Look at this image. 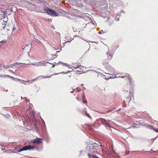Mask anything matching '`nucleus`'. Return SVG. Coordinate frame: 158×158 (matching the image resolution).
Segmentation results:
<instances>
[{"label":"nucleus","mask_w":158,"mask_h":158,"mask_svg":"<svg viewBox=\"0 0 158 158\" xmlns=\"http://www.w3.org/2000/svg\"><path fill=\"white\" fill-rule=\"evenodd\" d=\"M1 20V22L3 21V22H4V23L2 25H6V23L8 21V18L7 16H6V17L5 16V17H4L3 18V19H2V20Z\"/></svg>","instance_id":"1a4fd4ad"},{"label":"nucleus","mask_w":158,"mask_h":158,"mask_svg":"<svg viewBox=\"0 0 158 158\" xmlns=\"http://www.w3.org/2000/svg\"><path fill=\"white\" fill-rule=\"evenodd\" d=\"M58 74V73H56L55 74V75H57Z\"/></svg>","instance_id":"f704fd0d"},{"label":"nucleus","mask_w":158,"mask_h":158,"mask_svg":"<svg viewBox=\"0 0 158 158\" xmlns=\"http://www.w3.org/2000/svg\"><path fill=\"white\" fill-rule=\"evenodd\" d=\"M5 14L2 10L0 11V19L1 20H2V19L5 17Z\"/></svg>","instance_id":"6e6552de"},{"label":"nucleus","mask_w":158,"mask_h":158,"mask_svg":"<svg viewBox=\"0 0 158 158\" xmlns=\"http://www.w3.org/2000/svg\"><path fill=\"white\" fill-rule=\"evenodd\" d=\"M7 29L8 30H9V29H8V28H7Z\"/></svg>","instance_id":"e433bc0d"},{"label":"nucleus","mask_w":158,"mask_h":158,"mask_svg":"<svg viewBox=\"0 0 158 158\" xmlns=\"http://www.w3.org/2000/svg\"><path fill=\"white\" fill-rule=\"evenodd\" d=\"M41 64L40 62H39L35 64V65H36L37 66H40V65Z\"/></svg>","instance_id":"2eb2a0df"},{"label":"nucleus","mask_w":158,"mask_h":158,"mask_svg":"<svg viewBox=\"0 0 158 158\" xmlns=\"http://www.w3.org/2000/svg\"><path fill=\"white\" fill-rule=\"evenodd\" d=\"M153 129H154V130H155V131H156V132H158V131H157V130H156V129H154V128H153Z\"/></svg>","instance_id":"c756f323"},{"label":"nucleus","mask_w":158,"mask_h":158,"mask_svg":"<svg viewBox=\"0 0 158 158\" xmlns=\"http://www.w3.org/2000/svg\"><path fill=\"white\" fill-rule=\"evenodd\" d=\"M108 59L109 60H111L112 58V55H111L110 54L108 53L107 54Z\"/></svg>","instance_id":"9b49d317"},{"label":"nucleus","mask_w":158,"mask_h":158,"mask_svg":"<svg viewBox=\"0 0 158 158\" xmlns=\"http://www.w3.org/2000/svg\"><path fill=\"white\" fill-rule=\"evenodd\" d=\"M38 78V77H37L36 78H35V79L32 80L31 81H25L23 80H19V79H17V80L18 81H20L21 83H23L24 84L26 85V83H23V82H25L27 84H29L31 83L33 81H34L35 80L37 79Z\"/></svg>","instance_id":"39448f33"},{"label":"nucleus","mask_w":158,"mask_h":158,"mask_svg":"<svg viewBox=\"0 0 158 158\" xmlns=\"http://www.w3.org/2000/svg\"><path fill=\"white\" fill-rule=\"evenodd\" d=\"M54 66V65H52V66L53 67Z\"/></svg>","instance_id":"ea45409f"},{"label":"nucleus","mask_w":158,"mask_h":158,"mask_svg":"<svg viewBox=\"0 0 158 158\" xmlns=\"http://www.w3.org/2000/svg\"><path fill=\"white\" fill-rule=\"evenodd\" d=\"M32 116L33 117V118H34L35 117V114H34V111H32Z\"/></svg>","instance_id":"ddd939ff"},{"label":"nucleus","mask_w":158,"mask_h":158,"mask_svg":"<svg viewBox=\"0 0 158 158\" xmlns=\"http://www.w3.org/2000/svg\"><path fill=\"white\" fill-rule=\"evenodd\" d=\"M2 28H3V29H4L5 28V26H3V27H2Z\"/></svg>","instance_id":"7c9ffc66"},{"label":"nucleus","mask_w":158,"mask_h":158,"mask_svg":"<svg viewBox=\"0 0 158 158\" xmlns=\"http://www.w3.org/2000/svg\"><path fill=\"white\" fill-rule=\"evenodd\" d=\"M98 73V76H99V75L101 76H102V75H103L102 74L100 73Z\"/></svg>","instance_id":"412c9836"},{"label":"nucleus","mask_w":158,"mask_h":158,"mask_svg":"<svg viewBox=\"0 0 158 158\" xmlns=\"http://www.w3.org/2000/svg\"><path fill=\"white\" fill-rule=\"evenodd\" d=\"M44 10L48 15L52 16L55 17L59 16V14L58 12L48 7H44Z\"/></svg>","instance_id":"f03ea898"},{"label":"nucleus","mask_w":158,"mask_h":158,"mask_svg":"<svg viewBox=\"0 0 158 158\" xmlns=\"http://www.w3.org/2000/svg\"><path fill=\"white\" fill-rule=\"evenodd\" d=\"M80 91V90H78V91H79V92Z\"/></svg>","instance_id":"c9c22d12"},{"label":"nucleus","mask_w":158,"mask_h":158,"mask_svg":"<svg viewBox=\"0 0 158 158\" xmlns=\"http://www.w3.org/2000/svg\"><path fill=\"white\" fill-rule=\"evenodd\" d=\"M115 76H117L116 77H121L123 78H126L128 80V81L130 83H131V76L130 75H129L127 73H117L114 74Z\"/></svg>","instance_id":"7ed1b4c3"},{"label":"nucleus","mask_w":158,"mask_h":158,"mask_svg":"<svg viewBox=\"0 0 158 158\" xmlns=\"http://www.w3.org/2000/svg\"><path fill=\"white\" fill-rule=\"evenodd\" d=\"M40 77H42L43 78H50V76H48L47 77H44L43 76H40Z\"/></svg>","instance_id":"dca6fc26"},{"label":"nucleus","mask_w":158,"mask_h":158,"mask_svg":"<svg viewBox=\"0 0 158 158\" xmlns=\"http://www.w3.org/2000/svg\"><path fill=\"white\" fill-rule=\"evenodd\" d=\"M72 71H69L67 72H66V73H65L64 72H62V73H59V74H60V73L68 74V73H70V72H72Z\"/></svg>","instance_id":"f8f14e48"},{"label":"nucleus","mask_w":158,"mask_h":158,"mask_svg":"<svg viewBox=\"0 0 158 158\" xmlns=\"http://www.w3.org/2000/svg\"><path fill=\"white\" fill-rule=\"evenodd\" d=\"M7 29L8 30H9V29H8V28H7Z\"/></svg>","instance_id":"4c0bfd02"},{"label":"nucleus","mask_w":158,"mask_h":158,"mask_svg":"<svg viewBox=\"0 0 158 158\" xmlns=\"http://www.w3.org/2000/svg\"><path fill=\"white\" fill-rule=\"evenodd\" d=\"M73 91H72L71 92V93H73Z\"/></svg>","instance_id":"2f4dec72"},{"label":"nucleus","mask_w":158,"mask_h":158,"mask_svg":"<svg viewBox=\"0 0 158 158\" xmlns=\"http://www.w3.org/2000/svg\"><path fill=\"white\" fill-rule=\"evenodd\" d=\"M24 63L25 64H30V63H29L28 62H25V63Z\"/></svg>","instance_id":"6ab92c4d"},{"label":"nucleus","mask_w":158,"mask_h":158,"mask_svg":"<svg viewBox=\"0 0 158 158\" xmlns=\"http://www.w3.org/2000/svg\"><path fill=\"white\" fill-rule=\"evenodd\" d=\"M7 29L8 30H9V29H8V28H7Z\"/></svg>","instance_id":"58836bf2"},{"label":"nucleus","mask_w":158,"mask_h":158,"mask_svg":"<svg viewBox=\"0 0 158 158\" xmlns=\"http://www.w3.org/2000/svg\"><path fill=\"white\" fill-rule=\"evenodd\" d=\"M87 148L89 151L88 154V157L89 158H93L94 156H96L95 154L98 153V151L101 150L102 147L101 145L100 146L95 143L94 144L92 143L89 146L87 147Z\"/></svg>","instance_id":"f257e3e1"},{"label":"nucleus","mask_w":158,"mask_h":158,"mask_svg":"<svg viewBox=\"0 0 158 158\" xmlns=\"http://www.w3.org/2000/svg\"><path fill=\"white\" fill-rule=\"evenodd\" d=\"M4 146H2V148H1L2 149V150H3L4 149Z\"/></svg>","instance_id":"b1692460"},{"label":"nucleus","mask_w":158,"mask_h":158,"mask_svg":"<svg viewBox=\"0 0 158 158\" xmlns=\"http://www.w3.org/2000/svg\"><path fill=\"white\" fill-rule=\"evenodd\" d=\"M89 70H88L87 71H86V72H88V71H89ZM76 71V72L77 73L79 74H82V73H85V72H84V71H79V70H77Z\"/></svg>","instance_id":"9d476101"},{"label":"nucleus","mask_w":158,"mask_h":158,"mask_svg":"<svg viewBox=\"0 0 158 158\" xmlns=\"http://www.w3.org/2000/svg\"><path fill=\"white\" fill-rule=\"evenodd\" d=\"M20 65L17 63H16L13 64H11L10 65L8 66V68H13V69H17L19 68V66Z\"/></svg>","instance_id":"423d86ee"},{"label":"nucleus","mask_w":158,"mask_h":158,"mask_svg":"<svg viewBox=\"0 0 158 158\" xmlns=\"http://www.w3.org/2000/svg\"><path fill=\"white\" fill-rule=\"evenodd\" d=\"M138 151H132L131 152V153L132 154H134V152H138Z\"/></svg>","instance_id":"4468645a"},{"label":"nucleus","mask_w":158,"mask_h":158,"mask_svg":"<svg viewBox=\"0 0 158 158\" xmlns=\"http://www.w3.org/2000/svg\"><path fill=\"white\" fill-rule=\"evenodd\" d=\"M83 99H84L85 98V94H83Z\"/></svg>","instance_id":"5701e85b"},{"label":"nucleus","mask_w":158,"mask_h":158,"mask_svg":"<svg viewBox=\"0 0 158 158\" xmlns=\"http://www.w3.org/2000/svg\"><path fill=\"white\" fill-rule=\"evenodd\" d=\"M69 76L70 77H71V75H69Z\"/></svg>","instance_id":"473e14b6"},{"label":"nucleus","mask_w":158,"mask_h":158,"mask_svg":"<svg viewBox=\"0 0 158 158\" xmlns=\"http://www.w3.org/2000/svg\"><path fill=\"white\" fill-rule=\"evenodd\" d=\"M86 116H88L89 117H90V116L86 112Z\"/></svg>","instance_id":"4be33fe9"},{"label":"nucleus","mask_w":158,"mask_h":158,"mask_svg":"<svg viewBox=\"0 0 158 158\" xmlns=\"http://www.w3.org/2000/svg\"><path fill=\"white\" fill-rule=\"evenodd\" d=\"M150 129H152V128H153V127H152V126H150Z\"/></svg>","instance_id":"bb28decb"},{"label":"nucleus","mask_w":158,"mask_h":158,"mask_svg":"<svg viewBox=\"0 0 158 158\" xmlns=\"http://www.w3.org/2000/svg\"><path fill=\"white\" fill-rule=\"evenodd\" d=\"M4 42H5V41H1V42H0V45H2V44Z\"/></svg>","instance_id":"aec40b11"},{"label":"nucleus","mask_w":158,"mask_h":158,"mask_svg":"<svg viewBox=\"0 0 158 158\" xmlns=\"http://www.w3.org/2000/svg\"><path fill=\"white\" fill-rule=\"evenodd\" d=\"M33 143H35L37 144H39L42 143V141L40 139L38 138L37 139L33 140Z\"/></svg>","instance_id":"0eeeda50"},{"label":"nucleus","mask_w":158,"mask_h":158,"mask_svg":"<svg viewBox=\"0 0 158 158\" xmlns=\"http://www.w3.org/2000/svg\"><path fill=\"white\" fill-rule=\"evenodd\" d=\"M82 151H80V153H81L82 152Z\"/></svg>","instance_id":"c85d7f7f"},{"label":"nucleus","mask_w":158,"mask_h":158,"mask_svg":"<svg viewBox=\"0 0 158 158\" xmlns=\"http://www.w3.org/2000/svg\"><path fill=\"white\" fill-rule=\"evenodd\" d=\"M83 102L84 103H87V101H84V100L83 101Z\"/></svg>","instance_id":"a878e982"},{"label":"nucleus","mask_w":158,"mask_h":158,"mask_svg":"<svg viewBox=\"0 0 158 158\" xmlns=\"http://www.w3.org/2000/svg\"><path fill=\"white\" fill-rule=\"evenodd\" d=\"M6 76L9 77H10V78L14 79V77H12L10 76L9 75H6Z\"/></svg>","instance_id":"a211bd4d"},{"label":"nucleus","mask_w":158,"mask_h":158,"mask_svg":"<svg viewBox=\"0 0 158 158\" xmlns=\"http://www.w3.org/2000/svg\"><path fill=\"white\" fill-rule=\"evenodd\" d=\"M16 30V28L15 27H13V31H12V34L13 33V32Z\"/></svg>","instance_id":"f3484780"},{"label":"nucleus","mask_w":158,"mask_h":158,"mask_svg":"<svg viewBox=\"0 0 158 158\" xmlns=\"http://www.w3.org/2000/svg\"><path fill=\"white\" fill-rule=\"evenodd\" d=\"M143 150H143H143H142V152H143Z\"/></svg>","instance_id":"72a5a7b5"},{"label":"nucleus","mask_w":158,"mask_h":158,"mask_svg":"<svg viewBox=\"0 0 158 158\" xmlns=\"http://www.w3.org/2000/svg\"><path fill=\"white\" fill-rule=\"evenodd\" d=\"M76 99H77V100H78V101H80V99H79V98H78V97H76Z\"/></svg>","instance_id":"393cba45"},{"label":"nucleus","mask_w":158,"mask_h":158,"mask_svg":"<svg viewBox=\"0 0 158 158\" xmlns=\"http://www.w3.org/2000/svg\"><path fill=\"white\" fill-rule=\"evenodd\" d=\"M35 147L34 146L31 145L25 146L23 147L22 148H21L18 151V152H20L23 151H26L27 150H33L35 149Z\"/></svg>","instance_id":"20e7f679"},{"label":"nucleus","mask_w":158,"mask_h":158,"mask_svg":"<svg viewBox=\"0 0 158 158\" xmlns=\"http://www.w3.org/2000/svg\"><path fill=\"white\" fill-rule=\"evenodd\" d=\"M98 33L100 34H102V32L101 31H99Z\"/></svg>","instance_id":"cd10ccee"}]
</instances>
